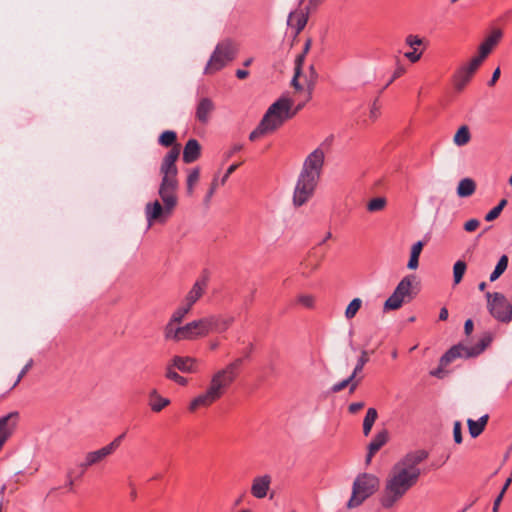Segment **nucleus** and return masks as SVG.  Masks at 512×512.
<instances>
[{"label":"nucleus","mask_w":512,"mask_h":512,"mask_svg":"<svg viewBox=\"0 0 512 512\" xmlns=\"http://www.w3.org/2000/svg\"><path fill=\"white\" fill-rule=\"evenodd\" d=\"M453 437H454V441L455 443L457 444H461L462 443V426H461V422L460 421H456L454 423V426H453Z\"/></svg>","instance_id":"09e8293b"},{"label":"nucleus","mask_w":512,"mask_h":512,"mask_svg":"<svg viewBox=\"0 0 512 512\" xmlns=\"http://www.w3.org/2000/svg\"><path fill=\"white\" fill-rule=\"evenodd\" d=\"M487 308L490 314L498 321L509 323L512 320V304L499 292H487Z\"/></svg>","instance_id":"9b49d317"},{"label":"nucleus","mask_w":512,"mask_h":512,"mask_svg":"<svg viewBox=\"0 0 512 512\" xmlns=\"http://www.w3.org/2000/svg\"><path fill=\"white\" fill-rule=\"evenodd\" d=\"M171 364H168L165 369V377L169 380L174 381L180 386H186L188 384L187 378L179 375Z\"/></svg>","instance_id":"72a5a7b5"},{"label":"nucleus","mask_w":512,"mask_h":512,"mask_svg":"<svg viewBox=\"0 0 512 512\" xmlns=\"http://www.w3.org/2000/svg\"><path fill=\"white\" fill-rule=\"evenodd\" d=\"M239 167V164H232L231 166H229V168L227 169L226 173L224 174V176L222 177L221 179V185H224L225 182L227 181L228 177Z\"/></svg>","instance_id":"4d7b16f0"},{"label":"nucleus","mask_w":512,"mask_h":512,"mask_svg":"<svg viewBox=\"0 0 512 512\" xmlns=\"http://www.w3.org/2000/svg\"><path fill=\"white\" fill-rule=\"evenodd\" d=\"M473 321L471 319L466 320L464 324V331L466 335H470L473 331Z\"/></svg>","instance_id":"680f3d73"},{"label":"nucleus","mask_w":512,"mask_h":512,"mask_svg":"<svg viewBox=\"0 0 512 512\" xmlns=\"http://www.w3.org/2000/svg\"><path fill=\"white\" fill-rule=\"evenodd\" d=\"M309 73H310V77L306 81L307 101H309L312 98V93H313V90H314V87H315V84H316V81L318 78V73H317L314 65H311L309 67Z\"/></svg>","instance_id":"e433bc0d"},{"label":"nucleus","mask_w":512,"mask_h":512,"mask_svg":"<svg viewBox=\"0 0 512 512\" xmlns=\"http://www.w3.org/2000/svg\"><path fill=\"white\" fill-rule=\"evenodd\" d=\"M296 302L305 308L311 309L314 307L315 297L310 294H300L297 296Z\"/></svg>","instance_id":"a18cd8bd"},{"label":"nucleus","mask_w":512,"mask_h":512,"mask_svg":"<svg viewBox=\"0 0 512 512\" xmlns=\"http://www.w3.org/2000/svg\"><path fill=\"white\" fill-rule=\"evenodd\" d=\"M217 187H218V179L214 178L211 183V187L205 197V203H209V201H210L211 197L213 196V194L215 193Z\"/></svg>","instance_id":"864d4df0"},{"label":"nucleus","mask_w":512,"mask_h":512,"mask_svg":"<svg viewBox=\"0 0 512 512\" xmlns=\"http://www.w3.org/2000/svg\"><path fill=\"white\" fill-rule=\"evenodd\" d=\"M404 56L412 63L419 61L422 56V52H417V49H413L411 52L404 53Z\"/></svg>","instance_id":"603ef678"},{"label":"nucleus","mask_w":512,"mask_h":512,"mask_svg":"<svg viewBox=\"0 0 512 512\" xmlns=\"http://www.w3.org/2000/svg\"><path fill=\"white\" fill-rule=\"evenodd\" d=\"M481 65L471 58L469 62L460 66L453 75V86L457 92H461L471 81L474 73Z\"/></svg>","instance_id":"dca6fc26"},{"label":"nucleus","mask_w":512,"mask_h":512,"mask_svg":"<svg viewBox=\"0 0 512 512\" xmlns=\"http://www.w3.org/2000/svg\"><path fill=\"white\" fill-rule=\"evenodd\" d=\"M200 178V169L195 167L189 171L186 180V192L188 196H192L194 193V188L197 185Z\"/></svg>","instance_id":"2f4dec72"},{"label":"nucleus","mask_w":512,"mask_h":512,"mask_svg":"<svg viewBox=\"0 0 512 512\" xmlns=\"http://www.w3.org/2000/svg\"><path fill=\"white\" fill-rule=\"evenodd\" d=\"M500 211L494 207L493 209H491L485 216V220L488 221V222H491L493 220H495L496 218L499 217L500 215Z\"/></svg>","instance_id":"5fc2aeb1"},{"label":"nucleus","mask_w":512,"mask_h":512,"mask_svg":"<svg viewBox=\"0 0 512 512\" xmlns=\"http://www.w3.org/2000/svg\"><path fill=\"white\" fill-rule=\"evenodd\" d=\"M416 483L414 474L409 475L404 469L393 466L379 497L380 505L384 509L393 508Z\"/></svg>","instance_id":"7ed1b4c3"},{"label":"nucleus","mask_w":512,"mask_h":512,"mask_svg":"<svg viewBox=\"0 0 512 512\" xmlns=\"http://www.w3.org/2000/svg\"><path fill=\"white\" fill-rule=\"evenodd\" d=\"M33 365V360L30 359L29 362L23 367V369L21 370V372L19 373L17 379L11 383V384H8L6 387H5V391L1 394V396H5L6 394H8L11 390H13L18 384L19 382L21 381V379L25 376V374L29 371V369L32 367Z\"/></svg>","instance_id":"58836bf2"},{"label":"nucleus","mask_w":512,"mask_h":512,"mask_svg":"<svg viewBox=\"0 0 512 512\" xmlns=\"http://www.w3.org/2000/svg\"><path fill=\"white\" fill-rule=\"evenodd\" d=\"M176 139H177V135L174 131L166 130L159 136L158 142L160 145H162L164 147H170V146L173 147L176 145L175 144Z\"/></svg>","instance_id":"4c0bfd02"},{"label":"nucleus","mask_w":512,"mask_h":512,"mask_svg":"<svg viewBox=\"0 0 512 512\" xmlns=\"http://www.w3.org/2000/svg\"><path fill=\"white\" fill-rule=\"evenodd\" d=\"M319 178L300 173L293 193V204L301 207L307 203L314 195Z\"/></svg>","instance_id":"f8f14e48"},{"label":"nucleus","mask_w":512,"mask_h":512,"mask_svg":"<svg viewBox=\"0 0 512 512\" xmlns=\"http://www.w3.org/2000/svg\"><path fill=\"white\" fill-rule=\"evenodd\" d=\"M243 361V358H236L224 368L216 371L212 375L207 389L190 401L188 405L189 412L194 413L198 409L208 408L218 401L238 377Z\"/></svg>","instance_id":"f257e3e1"},{"label":"nucleus","mask_w":512,"mask_h":512,"mask_svg":"<svg viewBox=\"0 0 512 512\" xmlns=\"http://www.w3.org/2000/svg\"><path fill=\"white\" fill-rule=\"evenodd\" d=\"M377 417L378 413L375 408H369L367 410L366 416L363 421V433L365 436H368L370 434Z\"/></svg>","instance_id":"473e14b6"},{"label":"nucleus","mask_w":512,"mask_h":512,"mask_svg":"<svg viewBox=\"0 0 512 512\" xmlns=\"http://www.w3.org/2000/svg\"><path fill=\"white\" fill-rule=\"evenodd\" d=\"M208 286L207 277H201L195 281L191 289L188 291L184 299L195 305L206 292Z\"/></svg>","instance_id":"5701e85b"},{"label":"nucleus","mask_w":512,"mask_h":512,"mask_svg":"<svg viewBox=\"0 0 512 512\" xmlns=\"http://www.w3.org/2000/svg\"><path fill=\"white\" fill-rule=\"evenodd\" d=\"M19 420L18 412H10L0 418V450L5 442L14 433Z\"/></svg>","instance_id":"a211bd4d"},{"label":"nucleus","mask_w":512,"mask_h":512,"mask_svg":"<svg viewBox=\"0 0 512 512\" xmlns=\"http://www.w3.org/2000/svg\"><path fill=\"white\" fill-rule=\"evenodd\" d=\"M148 404L153 412L158 413L170 404V400L162 397L156 389H153L149 392Z\"/></svg>","instance_id":"bb28decb"},{"label":"nucleus","mask_w":512,"mask_h":512,"mask_svg":"<svg viewBox=\"0 0 512 512\" xmlns=\"http://www.w3.org/2000/svg\"><path fill=\"white\" fill-rule=\"evenodd\" d=\"M388 441V432L387 430H382L378 432L372 441L368 445V453L366 456V463L369 464L371 462L372 457L377 453Z\"/></svg>","instance_id":"393cba45"},{"label":"nucleus","mask_w":512,"mask_h":512,"mask_svg":"<svg viewBox=\"0 0 512 512\" xmlns=\"http://www.w3.org/2000/svg\"><path fill=\"white\" fill-rule=\"evenodd\" d=\"M405 72H406V69L404 68V66L397 64V66L393 72L394 78L401 77Z\"/></svg>","instance_id":"052dcab7"},{"label":"nucleus","mask_w":512,"mask_h":512,"mask_svg":"<svg viewBox=\"0 0 512 512\" xmlns=\"http://www.w3.org/2000/svg\"><path fill=\"white\" fill-rule=\"evenodd\" d=\"M476 190V183L471 178H464L460 180L457 186V195L459 197H469L474 194Z\"/></svg>","instance_id":"c85d7f7f"},{"label":"nucleus","mask_w":512,"mask_h":512,"mask_svg":"<svg viewBox=\"0 0 512 512\" xmlns=\"http://www.w3.org/2000/svg\"><path fill=\"white\" fill-rule=\"evenodd\" d=\"M416 281L414 275L405 276L396 286L392 295L384 303V311L397 310L404 302L410 301L415 293L413 283Z\"/></svg>","instance_id":"9d476101"},{"label":"nucleus","mask_w":512,"mask_h":512,"mask_svg":"<svg viewBox=\"0 0 512 512\" xmlns=\"http://www.w3.org/2000/svg\"><path fill=\"white\" fill-rule=\"evenodd\" d=\"M248 75H249V72H248L247 70L238 69V70L236 71V77H237L238 79H245V78H247V77H248Z\"/></svg>","instance_id":"774afa93"},{"label":"nucleus","mask_w":512,"mask_h":512,"mask_svg":"<svg viewBox=\"0 0 512 512\" xmlns=\"http://www.w3.org/2000/svg\"><path fill=\"white\" fill-rule=\"evenodd\" d=\"M503 37L501 29L496 28L482 41L478 47V54L472 57L473 60L478 61V64H482L483 61L489 56V54L496 48Z\"/></svg>","instance_id":"f3484780"},{"label":"nucleus","mask_w":512,"mask_h":512,"mask_svg":"<svg viewBox=\"0 0 512 512\" xmlns=\"http://www.w3.org/2000/svg\"><path fill=\"white\" fill-rule=\"evenodd\" d=\"M500 74H501V70H500V68H499V67H497V68L494 70V72H493V74H492V77H491L490 81L488 82V85H489L490 87H492V86H494V85H495V83L498 81V79H499V77H500Z\"/></svg>","instance_id":"13d9d810"},{"label":"nucleus","mask_w":512,"mask_h":512,"mask_svg":"<svg viewBox=\"0 0 512 512\" xmlns=\"http://www.w3.org/2000/svg\"><path fill=\"white\" fill-rule=\"evenodd\" d=\"M158 194L163 205L158 200H155L154 202L147 203L145 206V215L149 226L155 222L165 223L178 204L177 193L170 191L164 194L162 189H159Z\"/></svg>","instance_id":"39448f33"},{"label":"nucleus","mask_w":512,"mask_h":512,"mask_svg":"<svg viewBox=\"0 0 512 512\" xmlns=\"http://www.w3.org/2000/svg\"><path fill=\"white\" fill-rule=\"evenodd\" d=\"M124 437L125 433H122L108 445L98 450L88 452L85 455L84 461L79 465L80 472L78 474V477H81L88 467L96 465L105 460L108 456L112 455L119 448Z\"/></svg>","instance_id":"ddd939ff"},{"label":"nucleus","mask_w":512,"mask_h":512,"mask_svg":"<svg viewBox=\"0 0 512 512\" xmlns=\"http://www.w3.org/2000/svg\"><path fill=\"white\" fill-rule=\"evenodd\" d=\"M201 146L196 139H189L184 146L182 159L184 163L190 164L199 159Z\"/></svg>","instance_id":"b1692460"},{"label":"nucleus","mask_w":512,"mask_h":512,"mask_svg":"<svg viewBox=\"0 0 512 512\" xmlns=\"http://www.w3.org/2000/svg\"><path fill=\"white\" fill-rule=\"evenodd\" d=\"M210 332L208 316H206L179 326L177 329L169 327L167 340L174 342L193 341L206 337Z\"/></svg>","instance_id":"423d86ee"},{"label":"nucleus","mask_w":512,"mask_h":512,"mask_svg":"<svg viewBox=\"0 0 512 512\" xmlns=\"http://www.w3.org/2000/svg\"><path fill=\"white\" fill-rule=\"evenodd\" d=\"M308 21V12L303 10H296L289 14L287 23L295 29V35H298L306 26Z\"/></svg>","instance_id":"a878e982"},{"label":"nucleus","mask_w":512,"mask_h":512,"mask_svg":"<svg viewBox=\"0 0 512 512\" xmlns=\"http://www.w3.org/2000/svg\"><path fill=\"white\" fill-rule=\"evenodd\" d=\"M379 115V107L377 106L376 102L373 103L371 109H370V117L375 120Z\"/></svg>","instance_id":"69168bd1"},{"label":"nucleus","mask_w":512,"mask_h":512,"mask_svg":"<svg viewBox=\"0 0 512 512\" xmlns=\"http://www.w3.org/2000/svg\"><path fill=\"white\" fill-rule=\"evenodd\" d=\"M292 106L293 100L288 97L283 96L275 101L268 108L258 126L250 133L249 139L255 141L280 128L286 120L296 115V111H292Z\"/></svg>","instance_id":"f03ea898"},{"label":"nucleus","mask_w":512,"mask_h":512,"mask_svg":"<svg viewBox=\"0 0 512 512\" xmlns=\"http://www.w3.org/2000/svg\"><path fill=\"white\" fill-rule=\"evenodd\" d=\"M311 45H312V40L310 38H308L306 41H305V44H304V47H303V51L301 54H299L295 61H298L300 58L302 59V65L304 64V60H305V57L307 55V53L309 52L310 48H311Z\"/></svg>","instance_id":"8fccbe9b"},{"label":"nucleus","mask_w":512,"mask_h":512,"mask_svg":"<svg viewBox=\"0 0 512 512\" xmlns=\"http://www.w3.org/2000/svg\"><path fill=\"white\" fill-rule=\"evenodd\" d=\"M405 43L413 48V49H416V46H420L423 44V39L420 38L418 35H413V34H409L406 38H405Z\"/></svg>","instance_id":"de8ad7c7"},{"label":"nucleus","mask_w":512,"mask_h":512,"mask_svg":"<svg viewBox=\"0 0 512 512\" xmlns=\"http://www.w3.org/2000/svg\"><path fill=\"white\" fill-rule=\"evenodd\" d=\"M508 266V257L506 255H502L494 269V271L490 275V281L497 280L507 269Z\"/></svg>","instance_id":"c9c22d12"},{"label":"nucleus","mask_w":512,"mask_h":512,"mask_svg":"<svg viewBox=\"0 0 512 512\" xmlns=\"http://www.w3.org/2000/svg\"><path fill=\"white\" fill-rule=\"evenodd\" d=\"M363 407H364V402H354V403H351V404L348 406V411H349L351 414H355V413H357L359 410H361Z\"/></svg>","instance_id":"6e6d98bb"},{"label":"nucleus","mask_w":512,"mask_h":512,"mask_svg":"<svg viewBox=\"0 0 512 512\" xmlns=\"http://www.w3.org/2000/svg\"><path fill=\"white\" fill-rule=\"evenodd\" d=\"M479 225H480L479 220H477V219H470L467 222H465L464 229L467 232H473V231H475L479 227Z\"/></svg>","instance_id":"3c124183"},{"label":"nucleus","mask_w":512,"mask_h":512,"mask_svg":"<svg viewBox=\"0 0 512 512\" xmlns=\"http://www.w3.org/2000/svg\"><path fill=\"white\" fill-rule=\"evenodd\" d=\"M169 364L183 373L198 372V360L189 356H174Z\"/></svg>","instance_id":"412c9836"},{"label":"nucleus","mask_w":512,"mask_h":512,"mask_svg":"<svg viewBox=\"0 0 512 512\" xmlns=\"http://www.w3.org/2000/svg\"><path fill=\"white\" fill-rule=\"evenodd\" d=\"M237 51L238 46L231 39L219 42L205 67V73L213 74L224 68L235 58Z\"/></svg>","instance_id":"1a4fd4ad"},{"label":"nucleus","mask_w":512,"mask_h":512,"mask_svg":"<svg viewBox=\"0 0 512 512\" xmlns=\"http://www.w3.org/2000/svg\"><path fill=\"white\" fill-rule=\"evenodd\" d=\"M272 483V477L269 474L256 476L251 483L250 492L256 499H263L268 495Z\"/></svg>","instance_id":"6ab92c4d"},{"label":"nucleus","mask_w":512,"mask_h":512,"mask_svg":"<svg viewBox=\"0 0 512 512\" xmlns=\"http://www.w3.org/2000/svg\"><path fill=\"white\" fill-rule=\"evenodd\" d=\"M423 249V242L418 241L415 244H413L411 248V254L410 259L408 261L407 267L411 270H415L418 268L419 265V256Z\"/></svg>","instance_id":"7c9ffc66"},{"label":"nucleus","mask_w":512,"mask_h":512,"mask_svg":"<svg viewBox=\"0 0 512 512\" xmlns=\"http://www.w3.org/2000/svg\"><path fill=\"white\" fill-rule=\"evenodd\" d=\"M187 316L186 312L181 309L180 307H177L174 312L171 315V318L169 319L168 323L164 327V337L167 340V330L169 327L172 329H177L179 326H176L178 324H181L184 318Z\"/></svg>","instance_id":"c756f323"},{"label":"nucleus","mask_w":512,"mask_h":512,"mask_svg":"<svg viewBox=\"0 0 512 512\" xmlns=\"http://www.w3.org/2000/svg\"><path fill=\"white\" fill-rule=\"evenodd\" d=\"M379 478L373 474L363 473L357 476L353 483L352 495L347 503L349 509L360 506L379 488Z\"/></svg>","instance_id":"6e6552de"},{"label":"nucleus","mask_w":512,"mask_h":512,"mask_svg":"<svg viewBox=\"0 0 512 512\" xmlns=\"http://www.w3.org/2000/svg\"><path fill=\"white\" fill-rule=\"evenodd\" d=\"M488 419L489 416L487 414L480 417L477 421L468 419L467 424L471 437L476 438L484 431Z\"/></svg>","instance_id":"cd10ccee"},{"label":"nucleus","mask_w":512,"mask_h":512,"mask_svg":"<svg viewBox=\"0 0 512 512\" xmlns=\"http://www.w3.org/2000/svg\"><path fill=\"white\" fill-rule=\"evenodd\" d=\"M470 132L467 126H461L454 135V143L458 146H463L470 141Z\"/></svg>","instance_id":"f704fd0d"},{"label":"nucleus","mask_w":512,"mask_h":512,"mask_svg":"<svg viewBox=\"0 0 512 512\" xmlns=\"http://www.w3.org/2000/svg\"><path fill=\"white\" fill-rule=\"evenodd\" d=\"M491 342L492 335L490 333H485L474 346L469 347L461 343L452 346L440 358L439 368L431 371V375L441 378L443 374V367H446L457 358H472L480 355L491 344Z\"/></svg>","instance_id":"20e7f679"},{"label":"nucleus","mask_w":512,"mask_h":512,"mask_svg":"<svg viewBox=\"0 0 512 512\" xmlns=\"http://www.w3.org/2000/svg\"><path fill=\"white\" fill-rule=\"evenodd\" d=\"M215 110V104L214 102L208 98L203 97L201 98L196 106L195 111V117L198 122L201 124H207L211 118V115L213 114Z\"/></svg>","instance_id":"aec40b11"},{"label":"nucleus","mask_w":512,"mask_h":512,"mask_svg":"<svg viewBox=\"0 0 512 512\" xmlns=\"http://www.w3.org/2000/svg\"><path fill=\"white\" fill-rule=\"evenodd\" d=\"M303 266L305 267V269H309V272H313L319 267V261H317L315 263H311L310 261H307V262L303 263Z\"/></svg>","instance_id":"e2e57ef3"},{"label":"nucleus","mask_w":512,"mask_h":512,"mask_svg":"<svg viewBox=\"0 0 512 512\" xmlns=\"http://www.w3.org/2000/svg\"><path fill=\"white\" fill-rule=\"evenodd\" d=\"M387 201L384 197H376L367 203V210L369 212H378L386 207Z\"/></svg>","instance_id":"a19ab883"},{"label":"nucleus","mask_w":512,"mask_h":512,"mask_svg":"<svg viewBox=\"0 0 512 512\" xmlns=\"http://www.w3.org/2000/svg\"><path fill=\"white\" fill-rule=\"evenodd\" d=\"M369 362V352L367 350H362L360 357L357 360V364L352 372V375L354 377H357V375L363 370L364 366Z\"/></svg>","instance_id":"c03bdc74"},{"label":"nucleus","mask_w":512,"mask_h":512,"mask_svg":"<svg viewBox=\"0 0 512 512\" xmlns=\"http://www.w3.org/2000/svg\"><path fill=\"white\" fill-rule=\"evenodd\" d=\"M209 326L211 332L223 333L227 331L235 322L234 316L224 315H209L208 316Z\"/></svg>","instance_id":"4be33fe9"},{"label":"nucleus","mask_w":512,"mask_h":512,"mask_svg":"<svg viewBox=\"0 0 512 512\" xmlns=\"http://www.w3.org/2000/svg\"><path fill=\"white\" fill-rule=\"evenodd\" d=\"M324 163L325 152L322 148L318 147L305 158L300 173L320 179Z\"/></svg>","instance_id":"2eb2a0df"},{"label":"nucleus","mask_w":512,"mask_h":512,"mask_svg":"<svg viewBox=\"0 0 512 512\" xmlns=\"http://www.w3.org/2000/svg\"><path fill=\"white\" fill-rule=\"evenodd\" d=\"M302 73V59L300 58L298 61H295V69L294 76L291 81V85L295 88L296 91H302L303 86L299 83V77Z\"/></svg>","instance_id":"37998d69"},{"label":"nucleus","mask_w":512,"mask_h":512,"mask_svg":"<svg viewBox=\"0 0 512 512\" xmlns=\"http://www.w3.org/2000/svg\"><path fill=\"white\" fill-rule=\"evenodd\" d=\"M180 155V145L173 146L162 160L160 166L161 183L159 189L164 194L167 192H175L178 190V169L176 161Z\"/></svg>","instance_id":"0eeeda50"},{"label":"nucleus","mask_w":512,"mask_h":512,"mask_svg":"<svg viewBox=\"0 0 512 512\" xmlns=\"http://www.w3.org/2000/svg\"><path fill=\"white\" fill-rule=\"evenodd\" d=\"M356 377H354V375H350L348 378L342 380L341 382H338L336 384H334L332 387H331V391L333 393H337V392H340L341 390H343L344 388H346L350 382H352Z\"/></svg>","instance_id":"49530a36"},{"label":"nucleus","mask_w":512,"mask_h":512,"mask_svg":"<svg viewBox=\"0 0 512 512\" xmlns=\"http://www.w3.org/2000/svg\"><path fill=\"white\" fill-rule=\"evenodd\" d=\"M428 452L425 450H417L406 454L400 461H398L394 467L398 469H404L409 475H415V480L418 481L421 470L418 465L426 460Z\"/></svg>","instance_id":"4468645a"},{"label":"nucleus","mask_w":512,"mask_h":512,"mask_svg":"<svg viewBox=\"0 0 512 512\" xmlns=\"http://www.w3.org/2000/svg\"><path fill=\"white\" fill-rule=\"evenodd\" d=\"M360 381H361V378H358V379L355 378L352 382H350V384L348 385L350 393H353L356 390Z\"/></svg>","instance_id":"338daca9"},{"label":"nucleus","mask_w":512,"mask_h":512,"mask_svg":"<svg viewBox=\"0 0 512 512\" xmlns=\"http://www.w3.org/2000/svg\"><path fill=\"white\" fill-rule=\"evenodd\" d=\"M362 300L360 298H354L345 310V317L347 319H352L355 317L359 309L361 308Z\"/></svg>","instance_id":"79ce46f5"},{"label":"nucleus","mask_w":512,"mask_h":512,"mask_svg":"<svg viewBox=\"0 0 512 512\" xmlns=\"http://www.w3.org/2000/svg\"><path fill=\"white\" fill-rule=\"evenodd\" d=\"M193 306L194 305L192 303H190L189 301H187L186 299H183V301L179 305V307L181 309H183L186 312L187 315L190 313V311L192 310Z\"/></svg>","instance_id":"bf43d9fd"},{"label":"nucleus","mask_w":512,"mask_h":512,"mask_svg":"<svg viewBox=\"0 0 512 512\" xmlns=\"http://www.w3.org/2000/svg\"><path fill=\"white\" fill-rule=\"evenodd\" d=\"M467 265L464 261L458 260L453 266L454 284H459L465 274Z\"/></svg>","instance_id":"ea45409f"},{"label":"nucleus","mask_w":512,"mask_h":512,"mask_svg":"<svg viewBox=\"0 0 512 512\" xmlns=\"http://www.w3.org/2000/svg\"><path fill=\"white\" fill-rule=\"evenodd\" d=\"M503 496H504V494L500 493L497 496V498L494 500L492 512H498V509H499L500 503L503 499Z\"/></svg>","instance_id":"0e129e2a"}]
</instances>
